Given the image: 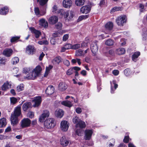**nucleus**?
I'll return each instance as SVG.
<instances>
[{
    "mask_svg": "<svg viewBox=\"0 0 147 147\" xmlns=\"http://www.w3.org/2000/svg\"><path fill=\"white\" fill-rule=\"evenodd\" d=\"M62 27V24L61 23L59 22L55 25V28L57 29L61 30Z\"/></svg>",
    "mask_w": 147,
    "mask_h": 147,
    "instance_id": "79ce46f5",
    "label": "nucleus"
},
{
    "mask_svg": "<svg viewBox=\"0 0 147 147\" xmlns=\"http://www.w3.org/2000/svg\"><path fill=\"white\" fill-rule=\"evenodd\" d=\"M63 111L61 109H57L55 113V115L56 117L58 118H62L64 115Z\"/></svg>",
    "mask_w": 147,
    "mask_h": 147,
    "instance_id": "6ab92c4d",
    "label": "nucleus"
},
{
    "mask_svg": "<svg viewBox=\"0 0 147 147\" xmlns=\"http://www.w3.org/2000/svg\"><path fill=\"white\" fill-rule=\"evenodd\" d=\"M34 11L35 14L38 17H40V11L38 7H35L34 9Z\"/></svg>",
    "mask_w": 147,
    "mask_h": 147,
    "instance_id": "a19ab883",
    "label": "nucleus"
},
{
    "mask_svg": "<svg viewBox=\"0 0 147 147\" xmlns=\"http://www.w3.org/2000/svg\"><path fill=\"white\" fill-rule=\"evenodd\" d=\"M88 42L86 41L82 42L81 45V47L83 48L84 47H86L87 46Z\"/></svg>",
    "mask_w": 147,
    "mask_h": 147,
    "instance_id": "680f3d73",
    "label": "nucleus"
},
{
    "mask_svg": "<svg viewBox=\"0 0 147 147\" xmlns=\"http://www.w3.org/2000/svg\"><path fill=\"white\" fill-rule=\"evenodd\" d=\"M67 88V85L64 82H60L59 85V89L61 91L65 90Z\"/></svg>",
    "mask_w": 147,
    "mask_h": 147,
    "instance_id": "5701e85b",
    "label": "nucleus"
},
{
    "mask_svg": "<svg viewBox=\"0 0 147 147\" xmlns=\"http://www.w3.org/2000/svg\"><path fill=\"white\" fill-rule=\"evenodd\" d=\"M143 39L146 40L147 38V32H145L142 34Z\"/></svg>",
    "mask_w": 147,
    "mask_h": 147,
    "instance_id": "774afa93",
    "label": "nucleus"
},
{
    "mask_svg": "<svg viewBox=\"0 0 147 147\" xmlns=\"http://www.w3.org/2000/svg\"><path fill=\"white\" fill-rule=\"evenodd\" d=\"M86 126V124L85 122L81 120L79 121V122L76 125V127H79L81 128H85Z\"/></svg>",
    "mask_w": 147,
    "mask_h": 147,
    "instance_id": "b1692460",
    "label": "nucleus"
},
{
    "mask_svg": "<svg viewBox=\"0 0 147 147\" xmlns=\"http://www.w3.org/2000/svg\"><path fill=\"white\" fill-rule=\"evenodd\" d=\"M80 120V119L78 117L76 116L73 118L72 122L76 124Z\"/></svg>",
    "mask_w": 147,
    "mask_h": 147,
    "instance_id": "37998d69",
    "label": "nucleus"
},
{
    "mask_svg": "<svg viewBox=\"0 0 147 147\" xmlns=\"http://www.w3.org/2000/svg\"><path fill=\"white\" fill-rule=\"evenodd\" d=\"M54 92V88L52 86H49L45 90L46 93L48 95L52 94Z\"/></svg>",
    "mask_w": 147,
    "mask_h": 147,
    "instance_id": "412c9836",
    "label": "nucleus"
},
{
    "mask_svg": "<svg viewBox=\"0 0 147 147\" xmlns=\"http://www.w3.org/2000/svg\"><path fill=\"white\" fill-rule=\"evenodd\" d=\"M41 101V97L38 96L34 97L32 101V102L34 103L33 107H38L40 105Z\"/></svg>",
    "mask_w": 147,
    "mask_h": 147,
    "instance_id": "6e6552de",
    "label": "nucleus"
},
{
    "mask_svg": "<svg viewBox=\"0 0 147 147\" xmlns=\"http://www.w3.org/2000/svg\"><path fill=\"white\" fill-rule=\"evenodd\" d=\"M24 88V85L23 84H21L18 85L16 87V90L20 92L23 90Z\"/></svg>",
    "mask_w": 147,
    "mask_h": 147,
    "instance_id": "e433bc0d",
    "label": "nucleus"
},
{
    "mask_svg": "<svg viewBox=\"0 0 147 147\" xmlns=\"http://www.w3.org/2000/svg\"><path fill=\"white\" fill-rule=\"evenodd\" d=\"M42 114L45 116L46 117H48L49 116V112L48 110H45L43 111V113Z\"/></svg>",
    "mask_w": 147,
    "mask_h": 147,
    "instance_id": "5fc2aeb1",
    "label": "nucleus"
},
{
    "mask_svg": "<svg viewBox=\"0 0 147 147\" xmlns=\"http://www.w3.org/2000/svg\"><path fill=\"white\" fill-rule=\"evenodd\" d=\"M129 140V136H125L123 140V142L125 143H127L128 142Z\"/></svg>",
    "mask_w": 147,
    "mask_h": 147,
    "instance_id": "e2e57ef3",
    "label": "nucleus"
},
{
    "mask_svg": "<svg viewBox=\"0 0 147 147\" xmlns=\"http://www.w3.org/2000/svg\"><path fill=\"white\" fill-rule=\"evenodd\" d=\"M111 85V92L113 93L114 91L118 87V85L116 83V81L113 80L112 82H110Z\"/></svg>",
    "mask_w": 147,
    "mask_h": 147,
    "instance_id": "dca6fc26",
    "label": "nucleus"
},
{
    "mask_svg": "<svg viewBox=\"0 0 147 147\" xmlns=\"http://www.w3.org/2000/svg\"><path fill=\"white\" fill-rule=\"evenodd\" d=\"M120 9V7H114L111 11V13H112L115 11H119Z\"/></svg>",
    "mask_w": 147,
    "mask_h": 147,
    "instance_id": "6e6d98bb",
    "label": "nucleus"
},
{
    "mask_svg": "<svg viewBox=\"0 0 147 147\" xmlns=\"http://www.w3.org/2000/svg\"><path fill=\"white\" fill-rule=\"evenodd\" d=\"M126 16L125 15L118 16L116 20V22L119 26H123L126 23Z\"/></svg>",
    "mask_w": 147,
    "mask_h": 147,
    "instance_id": "39448f33",
    "label": "nucleus"
},
{
    "mask_svg": "<svg viewBox=\"0 0 147 147\" xmlns=\"http://www.w3.org/2000/svg\"><path fill=\"white\" fill-rule=\"evenodd\" d=\"M42 68L40 65H38L34 69L30 67H26L23 69V73L26 76L24 77L25 79L34 80L40 74Z\"/></svg>",
    "mask_w": 147,
    "mask_h": 147,
    "instance_id": "f257e3e1",
    "label": "nucleus"
},
{
    "mask_svg": "<svg viewBox=\"0 0 147 147\" xmlns=\"http://www.w3.org/2000/svg\"><path fill=\"white\" fill-rule=\"evenodd\" d=\"M8 9L7 7H5L0 9V14L2 15H5L8 12Z\"/></svg>",
    "mask_w": 147,
    "mask_h": 147,
    "instance_id": "a878e982",
    "label": "nucleus"
},
{
    "mask_svg": "<svg viewBox=\"0 0 147 147\" xmlns=\"http://www.w3.org/2000/svg\"><path fill=\"white\" fill-rule=\"evenodd\" d=\"M124 73L126 76H129L131 74L130 70L129 69L127 68L124 70Z\"/></svg>",
    "mask_w": 147,
    "mask_h": 147,
    "instance_id": "a18cd8bd",
    "label": "nucleus"
},
{
    "mask_svg": "<svg viewBox=\"0 0 147 147\" xmlns=\"http://www.w3.org/2000/svg\"><path fill=\"white\" fill-rule=\"evenodd\" d=\"M60 143L63 146H67L69 143V141L66 140L65 136L62 137L60 140Z\"/></svg>",
    "mask_w": 147,
    "mask_h": 147,
    "instance_id": "4be33fe9",
    "label": "nucleus"
},
{
    "mask_svg": "<svg viewBox=\"0 0 147 147\" xmlns=\"http://www.w3.org/2000/svg\"><path fill=\"white\" fill-rule=\"evenodd\" d=\"M81 68L78 67H74L69 69L67 71L66 74L68 76L72 74L74 72L75 70H80Z\"/></svg>",
    "mask_w": 147,
    "mask_h": 147,
    "instance_id": "9b49d317",
    "label": "nucleus"
},
{
    "mask_svg": "<svg viewBox=\"0 0 147 147\" xmlns=\"http://www.w3.org/2000/svg\"><path fill=\"white\" fill-rule=\"evenodd\" d=\"M57 13H59L61 15L64 16V18L66 20H69L73 17L74 14L72 11H65L61 9L57 11Z\"/></svg>",
    "mask_w": 147,
    "mask_h": 147,
    "instance_id": "7ed1b4c3",
    "label": "nucleus"
},
{
    "mask_svg": "<svg viewBox=\"0 0 147 147\" xmlns=\"http://www.w3.org/2000/svg\"><path fill=\"white\" fill-rule=\"evenodd\" d=\"M67 50L71 49L72 45L71 44L67 43L64 46Z\"/></svg>",
    "mask_w": 147,
    "mask_h": 147,
    "instance_id": "13d9d810",
    "label": "nucleus"
},
{
    "mask_svg": "<svg viewBox=\"0 0 147 147\" xmlns=\"http://www.w3.org/2000/svg\"><path fill=\"white\" fill-rule=\"evenodd\" d=\"M29 30L31 32L34 34L35 37L37 38L41 35V33L39 31L36 30L33 27L29 28Z\"/></svg>",
    "mask_w": 147,
    "mask_h": 147,
    "instance_id": "4468645a",
    "label": "nucleus"
},
{
    "mask_svg": "<svg viewBox=\"0 0 147 147\" xmlns=\"http://www.w3.org/2000/svg\"><path fill=\"white\" fill-rule=\"evenodd\" d=\"M91 8L89 5H86L82 7L80 9V12L86 14L89 13L90 11Z\"/></svg>",
    "mask_w": 147,
    "mask_h": 147,
    "instance_id": "f8f14e48",
    "label": "nucleus"
},
{
    "mask_svg": "<svg viewBox=\"0 0 147 147\" xmlns=\"http://www.w3.org/2000/svg\"><path fill=\"white\" fill-rule=\"evenodd\" d=\"M76 132L78 136H81L82 134V130L80 129H78L76 130Z\"/></svg>",
    "mask_w": 147,
    "mask_h": 147,
    "instance_id": "864d4df0",
    "label": "nucleus"
},
{
    "mask_svg": "<svg viewBox=\"0 0 147 147\" xmlns=\"http://www.w3.org/2000/svg\"><path fill=\"white\" fill-rule=\"evenodd\" d=\"M112 73L114 75L117 76L119 74V71L117 70H114L113 71Z\"/></svg>",
    "mask_w": 147,
    "mask_h": 147,
    "instance_id": "338daca9",
    "label": "nucleus"
},
{
    "mask_svg": "<svg viewBox=\"0 0 147 147\" xmlns=\"http://www.w3.org/2000/svg\"><path fill=\"white\" fill-rule=\"evenodd\" d=\"M113 26V24L112 22H107L105 26V28L109 30H111Z\"/></svg>",
    "mask_w": 147,
    "mask_h": 147,
    "instance_id": "c9c22d12",
    "label": "nucleus"
},
{
    "mask_svg": "<svg viewBox=\"0 0 147 147\" xmlns=\"http://www.w3.org/2000/svg\"><path fill=\"white\" fill-rule=\"evenodd\" d=\"M6 61V59L4 57H0V65H4Z\"/></svg>",
    "mask_w": 147,
    "mask_h": 147,
    "instance_id": "de8ad7c7",
    "label": "nucleus"
},
{
    "mask_svg": "<svg viewBox=\"0 0 147 147\" xmlns=\"http://www.w3.org/2000/svg\"><path fill=\"white\" fill-rule=\"evenodd\" d=\"M85 0H76L75 3L76 5L80 6L84 4Z\"/></svg>",
    "mask_w": 147,
    "mask_h": 147,
    "instance_id": "473e14b6",
    "label": "nucleus"
},
{
    "mask_svg": "<svg viewBox=\"0 0 147 147\" xmlns=\"http://www.w3.org/2000/svg\"><path fill=\"white\" fill-rule=\"evenodd\" d=\"M64 64L67 66H68L70 65L69 61L67 60H64L63 61Z\"/></svg>",
    "mask_w": 147,
    "mask_h": 147,
    "instance_id": "0e129e2a",
    "label": "nucleus"
},
{
    "mask_svg": "<svg viewBox=\"0 0 147 147\" xmlns=\"http://www.w3.org/2000/svg\"><path fill=\"white\" fill-rule=\"evenodd\" d=\"M21 108L20 106L15 108L13 112L11 115L10 120L11 123L13 126L18 123V117L21 115Z\"/></svg>",
    "mask_w": 147,
    "mask_h": 147,
    "instance_id": "f03ea898",
    "label": "nucleus"
},
{
    "mask_svg": "<svg viewBox=\"0 0 147 147\" xmlns=\"http://www.w3.org/2000/svg\"><path fill=\"white\" fill-rule=\"evenodd\" d=\"M19 61V59L17 57H15L12 59V63L13 64H16Z\"/></svg>",
    "mask_w": 147,
    "mask_h": 147,
    "instance_id": "58836bf2",
    "label": "nucleus"
},
{
    "mask_svg": "<svg viewBox=\"0 0 147 147\" xmlns=\"http://www.w3.org/2000/svg\"><path fill=\"white\" fill-rule=\"evenodd\" d=\"M75 56H84V51L81 49H79L75 51Z\"/></svg>",
    "mask_w": 147,
    "mask_h": 147,
    "instance_id": "bb28decb",
    "label": "nucleus"
},
{
    "mask_svg": "<svg viewBox=\"0 0 147 147\" xmlns=\"http://www.w3.org/2000/svg\"><path fill=\"white\" fill-rule=\"evenodd\" d=\"M105 44L108 46H112L114 45V42L111 39H108L105 41Z\"/></svg>",
    "mask_w": 147,
    "mask_h": 147,
    "instance_id": "4c0bfd02",
    "label": "nucleus"
},
{
    "mask_svg": "<svg viewBox=\"0 0 147 147\" xmlns=\"http://www.w3.org/2000/svg\"><path fill=\"white\" fill-rule=\"evenodd\" d=\"M88 17V15H82L80 16L78 19V21H80L83 20L85 19Z\"/></svg>",
    "mask_w": 147,
    "mask_h": 147,
    "instance_id": "c03bdc74",
    "label": "nucleus"
},
{
    "mask_svg": "<svg viewBox=\"0 0 147 147\" xmlns=\"http://www.w3.org/2000/svg\"><path fill=\"white\" fill-rule=\"evenodd\" d=\"M140 53L139 52H134L132 56V59L134 61L136 62L137 60V58L140 55Z\"/></svg>",
    "mask_w": 147,
    "mask_h": 147,
    "instance_id": "393cba45",
    "label": "nucleus"
},
{
    "mask_svg": "<svg viewBox=\"0 0 147 147\" xmlns=\"http://www.w3.org/2000/svg\"><path fill=\"white\" fill-rule=\"evenodd\" d=\"M11 103V104H14L17 102V100L16 98L12 97L10 98Z\"/></svg>",
    "mask_w": 147,
    "mask_h": 147,
    "instance_id": "09e8293b",
    "label": "nucleus"
},
{
    "mask_svg": "<svg viewBox=\"0 0 147 147\" xmlns=\"http://www.w3.org/2000/svg\"><path fill=\"white\" fill-rule=\"evenodd\" d=\"M93 133V131L92 129H86L85 131V135L84 138L86 140H90Z\"/></svg>",
    "mask_w": 147,
    "mask_h": 147,
    "instance_id": "9d476101",
    "label": "nucleus"
},
{
    "mask_svg": "<svg viewBox=\"0 0 147 147\" xmlns=\"http://www.w3.org/2000/svg\"><path fill=\"white\" fill-rule=\"evenodd\" d=\"M39 22L40 24L44 27H46L48 26V22L47 21H46L45 19H41L39 20Z\"/></svg>",
    "mask_w": 147,
    "mask_h": 147,
    "instance_id": "cd10ccee",
    "label": "nucleus"
},
{
    "mask_svg": "<svg viewBox=\"0 0 147 147\" xmlns=\"http://www.w3.org/2000/svg\"><path fill=\"white\" fill-rule=\"evenodd\" d=\"M26 51L28 54H33L35 51V49L34 46L30 45L27 47Z\"/></svg>",
    "mask_w": 147,
    "mask_h": 147,
    "instance_id": "a211bd4d",
    "label": "nucleus"
},
{
    "mask_svg": "<svg viewBox=\"0 0 147 147\" xmlns=\"http://www.w3.org/2000/svg\"><path fill=\"white\" fill-rule=\"evenodd\" d=\"M81 45L80 44H77L74 45H72L71 49L74 50H76L80 48Z\"/></svg>",
    "mask_w": 147,
    "mask_h": 147,
    "instance_id": "49530a36",
    "label": "nucleus"
},
{
    "mask_svg": "<svg viewBox=\"0 0 147 147\" xmlns=\"http://www.w3.org/2000/svg\"><path fill=\"white\" fill-rule=\"evenodd\" d=\"M125 49L123 48H120L117 49L116 51V53L119 55H121L125 53Z\"/></svg>",
    "mask_w": 147,
    "mask_h": 147,
    "instance_id": "c85d7f7f",
    "label": "nucleus"
},
{
    "mask_svg": "<svg viewBox=\"0 0 147 147\" xmlns=\"http://www.w3.org/2000/svg\"><path fill=\"white\" fill-rule=\"evenodd\" d=\"M58 18L56 16H53L50 17L48 21L50 24H55L58 21Z\"/></svg>",
    "mask_w": 147,
    "mask_h": 147,
    "instance_id": "f3484780",
    "label": "nucleus"
},
{
    "mask_svg": "<svg viewBox=\"0 0 147 147\" xmlns=\"http://www.w3.org/2000/svg\"><path fill=\"white\" fill-rule=\"evenodd\" d=\"M46 117L42 114L39 117V121L40 122H43Z\"/></svg>",
    "mask_w": 147,
    "mask_h": 147,
    "instance_id": "052dcab7",
    "label": "nucleus"
},
{
    "mask_svg": "<svg viewBox=\"0 0 147 147\" xmlns=\"http://www.w3.org/2000/svg\"><path fill=\"white\" fill-rule=\"evenodd\" d=\"M126 43V40L124 38H122L121 39L120 44L122 46H124Z\"/></svg>",
    "mask_w": 147,
    "mask_h": 147,
    "instance_id": "4d7b16f0",
    "label": "nucleus"
},
{
    "mask_svg": "<svg viewBox=\"0 0 147 147\" xmlns=\"http://www.w3.org/2000/svg\"><path fill=\"white\" fill-rule=\"evenodd\" d=\"M61 61V58L60 57H57L55 58L52 61V63L55 64H58Z\"/></svg>",
    "mask_w": 147,
    "mask_h": 147,
    "instance_id": "2f4dec72",
    "label": "nucleus"
},
{
    "mask_svg": "<svg viewBox=\"0 0 147 147\" xmlns=\"http://www.w3.org/2000/svg\"><path fill=\"white\" fill-rule=\"evenodd\" d=\"M72 1L71 0H63V5L64 7L69 8L72 5Z\"/></svg>",
    "mask_w": 147,
    "mask_h": 147,
    "instance_id": "ddd939ff",
    "label": "nucleus"
},
{
    "mask_svg": "<svg viewBox=\"0 0 147 147\" xmlns=\"http://www.w3.org/2000/svg\"><path fill=\"white\" fill-rule=\"evenodd\" d=\"M48 0H40L39 1V4L41 5H44L47 3Z\"/></svg>",
    "mask_w": 147,
    "mask_h": 147,
    "instance_id": "8fccbe9b",
    "label": "nucleus"
},
{
    "mask_svg": "<svg viewBox=\"0 0 147 147\" xmlns=\"http://www.w3.org/2000/svg\"><path fill=\"white\" fill-rule=\"evenodd\" d=\"M31 103L29 102H26L24 104L22 105V109L24 111H26L28 108L30 107Z\"/></svg>",
    "mask_w": 147,
    "mask_h": 147,
    "instance_id": "c756f323",
    "label": "nucleus"
},
{
    "mask_svg": "<svg viewBox=\"0 0 147 147\" xmlns=\"http://www.w3.org/2000/svg\"><path fill=\"white\" fill-rule=\"evenodd\" d=\"M61 104L69 107H70L73 105V104L69 100L63 101L61 102Z\"/></svg>",
    "mask_w": 147,
    "mask_h": 147,
    "instance_id": "7c9ffc66",
    "label": "nucleus"
},
{
    "mask_svg": "<svg viewBox=\"0 0 147 147\" xmlns=\"http://www.w3.org/2000/svg\"><path fill=\"white\" fill-rule=\"evenodd\" d=\"M11 83L6 82H5L2 85L1 87L2 90H3L5 91L7 89L11 88Z\"/></svg>",
    "mask_w": 147,
    "mask_h": 147,
    "instance_id": "aec40b11",
    "label": "nucleus"
},
{
    "mask_svg": "<svg viewBox=\"0 0 147 147\" xmlns=\"http://www.w3.org/2000/svg\"><path fill=\"white\" fill-rule=\"evenodd\" d=\"M69 34H65L63 37V40L64 41H66L69 38Z\"/></svg>",
    "mask_w": 147,
    "mask_h": 147,
    "instance_id": "bf43d9fd",
    "label": "nucleus"
},
{
    "mask_svg": "<svg viewBox=\"0 0 147 147\" xmlns=\"http://www.w3.org/2000/svg\"><path fill=\"white\" fill-rule=\"evenodd\" d=\"M13 51L11 49H6L3 52V54L7 57H10L12 54Z\"/></svg>",
    "mask_w": 147,
    "mask_h": 147,
    "instance_id": "2eb2a0df",
    "label": "nucleus"
},
{
    "mask_svg": "<svg viewBox=\"0 0 147 147\" xmlns=\"http://www.w3.org/2000/svg\"><path fill=\"white\" fill-rule=\"evenodd\" d=\"M45 127L48 129L53 127L55 125V119L52 118H48L44 122Z\"/></svg>",
    "mask_w": 147,
    "mask_h": 147,
    "instance_id": "20e7f679",
    "label": "nucleus"
},
{
    "mask_svg": "<svg viewBox=\"0 0 147 147\" xmlns=\"http://www.w3.org/2000/svg\"><path fill=\"white\" fill-rule=\"evenodd\" d=\"M90 49L92 53L95 55L98 49V47L96 42H93L91 44Z\"/></svg>",
    "mask_w": 147,
    "mask_h": 147,
    "instance_id": "1a4fd4ad",
    "label": "nucleus"
},
{
    "mask_svg": "<svg viewBox=\"0 0 147 147\" xmlns=\"http://www.w3.org/2000/svg\"><path fill=\"white\" fill-rule=\"evenodd\" d=\"M21 126L22 128L30 126L31 121L28 118H24L21 121Z\"/></svg>",
    "mask_w": 147,
    "mask_h": 147,
    "instance_id": "0eeeda50",
    "label": "nucleus"
},
{
    "mask_svg": "<svg viewBox=\"0 0 147 147\" xmlns=\"http://www.w3.org/2000/svg\"><path fill=\"white\" fill-rule=\"evenodd\" d=\"M53 67L52 66L49 65L48 67H46L45 72L44 75V77H46L48 76L50 70Z\"/></svg>",
    "mask_w": 147,
    "mask_h": 147,
    "instance_id": "72a5a7b5",
    "label": "nucleus"
},
{
    "mask_svg": "<svg viewBox=\"0 0 147 147\" xmlns=\"http://www.w3.org/2000/svg\"><path fill=\"white\" fill-rule=\"evenodd\" d=\"M19 69L17 67H15L13 68L12 70V71L13 74H17L18 72Z\"/></svg>",
    "mask_w": 147,
    "mask_h": 147,
    "instance_id": "603ef678",
    "label": "nucleus"
},
{
    "mask_svg": "<svg viewBox=\"0 0 147 147\" xmlns=\"http://www.w3.org/2000/svg\"><path fill=\"white\" fill-rule=\"evenodd\" d=\"M60 128L62 131H67L69 128V123L68 121L65 120H63L60 123Z\"/></svg>",
    "mask_w": 147,
    "mask_h": 147,
    "instance_id": "423d86ee",
    "label": "nucleus"
},
{
    "mask_svg": "<svg viewBox=\"0 0 147 147\" xmlns=\"http://www.w3.org/2000/svg\"><path fill=\"white\" fill-rule=\"evenodd\" d=\"M28 115L30 118H32L34 116V113L31 111L29 112L28 113Z\"/></svg>",
    "mask_w": 147,
    "mask_h": 147,
    "instance_id": "69168bd1",
    "label": "nucleus"
},
{
    "mask_svg": "<svg viewBox=\"0 0 147 147\" xmlns=\"http://www.w3.org/2000/svg\"><path fill=\"white\" fill-rule=\"evenodd\" d=\"M59 38H57V39L51 37L50 40V42L51 44L54 45L57 42V40H59Z\"/></svg>",
    "mask_w": 147,
    "mask_h": 147,
    "instance_id": "ea45409f",
    "label": "nucleus"
},
{
    "mask_svg": "<svg viewBox=\"0 0 147 147\" xmlns=\"http://www.w3.org/2000/svg\"><path fill=\"white\" fill-rule=\"evenodd\" d=\"M20 38L19 36H13L11 38V42H13L19 39Z\"/></svg>",
    "mask_w": 147,
    "mask_h": 147,
    "instance_id": "3c124183",
    "label": "nucleus"
},
{
    "mask_svg": "<svg viewBox=\"0 0 147 147\" xmlns=\"http://www.w3.org/2000/svg\"><path fill=\"white\" fill-rule=\"evenodd\" d=\"M6 124V119L3 118L0 119V127H2L5 126Z\"/></svg>",
    "mask_w": 147,
    "mask_h": 147,
    "instance_id": "f704fd0d",
    "label": "nucleus"
}]
</instances>
